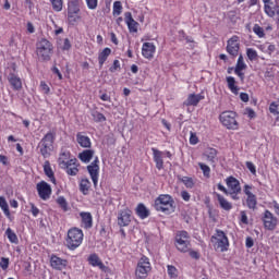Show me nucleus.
Wrapping results in <instances>:
<instances>
[{
    "label": "nucleus",
    "mask_w": 279,
    "mask_h": 279,
    "mask_svg": "<svg viewBox=\"0 0 279 279\" xmlns=\"http://www.w3.org/2000/svg\"><path fill=\"white\" fill-rule=\"evenodd\" d=\"M87 260L88 264L92 265V267H98L101 271H106V265H104V262H101V258H99V255H97L96 253L90 254Z\"/></svg>",
    "instance_id": "obj_18"
},
{
    "label": "nucleus",
    "mask_w": 279,
    "mask_h": 279,
    "mask_svg": "<svg viewBox=\"0 0 279 279\" xmlns=\"http://www.w3.org/2000/svg\"><path fill=\"white\" fill-rule=\"evenodd\" d=\"M258 204V201L256 198V195L252 194L250 196H246V206L250 208V210H256V206Z\"/></svg>",
    "instance_id": "obj_35"
},
{
    "label": "nucleus",
    "mask_w": 279,
    "mask_h": 279,
    "mask_svg": "<svg viewBox=\"0 0 279 279\" xmlns=\"http://www.w3.org/2000/svg\"><path fill=\"white\" fill-rule=\"evenodd\" d=\"M121 69V62L119 60H114L112 66L109 69L111 73H116V71H119Z\"/></svg>",
    "instance_id": "obj_55"
},
{
    "label": "nucleus",
    "mask_w": 279,
    "mask_h": 279,
    "mask_svg": "<svg viewBox=\"0 0 279 279\" xmlns=\"http://www.w3.org/2000/svg\"><path fill=\"white\" fill-rule=\"evenodd\" d=\"M80 217L82 219V226L85 228V230L93 228V215L90 213L82 211Z\"/></svg>",
    "instance_id": "obj_22"
},
{
    "label": "nucleus",
    "mask_w": 279,
    "mask_h": 279,
    "mask_svg": "<svg viewBox=\"0 0 279 279\" xmlns=\"http://www.w3.org/2000/svg\"><path fill=\"white\" fill-rule=\"evenodd\" d=\"M31 213L33 217H38V215H40V209H38L34 204H31Z\"/></svg>",
    "instance_id": "obj_58"
},
{
    "label": "nucleus",
    "mask_w": 279,
    "mask_h": 279,
    "mask_svg": "<svg viewBox=\"0 0 279 279\" xmlns=\"http://www.w3.org/2000/svg\"><path fill=\"white\" fill-rule=\"evenodd\" d=\"M54 141H56V134H53V132H48L38 143L37 148L39 149V154L44 158H49V156H51V151H53Z\"/></svg>",
    "instance_id": "obj_2"
},
{
    "label": "nucleus",
    "mask_w": 279,
    "mask_h": 279,
    "mask_svg": "<svg viewBox=\"0 0 279 279\" xmlns=\"http://www.w3.org/2000/svg\"><path fill=\"white\" fill-rule=\"evenodd\" d=\"M264 3V12L271 14V8L269 5H274V1L271 0H262Z\"/></svg>",
    "instance_id": "obj_50"
},
{
    "label": "nucleus",
    "mask_w": 279,
    "mask_h": 279,
    "mask_svg": "<svg viewBox=\"0 0 279 279\" xmlns=\"http://www.w3.org/2000/svg\"><path fill=\"white\" fill-rule=\"evenodd\" d=\"M54 12H62V0H49Z\"/></svg>",
    "instance_id": "obj_47"
},
{
    "label": "nucleus",
    "mask_w": 279,
    "mask_h": 279,
    "mask_svg": "<svg viewBox=\"0 0 279 279\" xmlns=\"http://www.w3.org/2000/svg\"><path fill=\"white\" fill-rule=\"evenodd\" d=\"M110 53H112V49L110 48H105L102 51L99 52L98 63L100 68L104 66V64H106V60H108Z\"/></svg>",
    "instance_id": "obj_27"
},
{
    "label": "nucleus",
    "mask_w": 279,
    "mask_h": 279,
    "mask_svg": "<svg viewBox=\"0 0 279 279\" xmlns=\"http://www.w3.org/2000/svg\"><path fill=\"white\" fill-rule=\"evenodd\" d=\"M70 160H73V158H71V151L61 150L58 158V165L60 169H62V167H68L66 165H69Z\"/></svg>",
    "instance_id": "obj_21"
},
{
    "label": "nucleus",
    "mask_w": 279,
    "mask_h": 279,
    "mask_svg": "<svg viewBox=\"0 0 279 279\" xmlns=\"http://www.w3.org/2000/svg\"><path fill=\"white\" fill-rule=\"evenodd\" d=\"M151 151L154 162L156 163V168L158 169V171H161V169H163L165 167V160H162V156L165 153L158 150L157 148H151Z\"/></svg>",
    "instance_id": "obj_19"
},
{
    "label": "nucleus",
    "mask_w": 279,
    "mask_h": 279,
    "mask_svg": "<svg viewBox=\"0 0 279 279\" xmlns=\"http://www.w3.org/2000/svg\"><path fill=\"white\" fill-rule=\"evenodd\" d=\"M217 154H218V151H217L216 148L208 147L203 153V156L205 157L207 162H210V165H216V162H217Z\"/></svg>",
    "instance_id": "obj_20"
},
{
    "label": "nucleus",
    "mask_w": 279,
    "mask_h": 279,
    "mask_svg": "<svg viewBox=\"0 0 279 279\" xmlns=\"http://www.w3.org/2000/svg\"><path fill=\"white\" fill-rule=\"evenodd\" d=\"M253 32L256 34V36H258V38H265V29L260 27V25L255 24L253 26Z\"/></svg>",
    "instance_id": "obj_45"
},
{
    "label": "nucleus",
    "mask_w": 279,
    "mask_h": 279,
    "mask_svg": "<svg viewBox=\"0 0 279 279\" xmlns=\"http://www.w3.org/2000/svg\"><path fill=\"white\" fill-rule=\"evenodd\" d=\"M216 197L218 199L220 208H222V210L230 211V209L232 208V203H230L226 197H223V195L219 193H216Z\"/></svg>",
    "instance_id": "obj_25"
},
{
    "label": "nucleus",
    "mask_w": 279,
    "mask_h": 279,
    "mask_svg": "<svg viewBox=\"0 0 279 279\" xmlns=\"http://www.w3.org/2000/svg\"><path fill=\"white\" fill-rule=\"evenodd\" d=\"M175 247L179 252L186 254L191 250V235L186 231H178L175 235Z\"/></svg>",
    "instance_id": "obj_6"
},
{
    "label": "nucleus",
    "mask_w": 279,
    "mask_h": 279,
    "mask_svg": "<svg viewBox=\"0 0 279 279\" xmlns=\"http://www.w3.org/2000/svg\"><path fill=\"white\" fill-rule=\"evenodd\" d=\"M0 208L5 217H10V206L8 205V201H5V197L3 196H0Z\"/></svg>",
    "instance_id": "obj_36"
},
{
    "label": "nucleus",
    "mask_w": 279,
    "mask_h": 279,
    "mask_svg": "<svg viewBox=\"0 0 279 279\" xmlns=\"http://www.w3.org/2000/svg\"><path fill=\"white\" fill-rule=\"evenodd\" d=\"M62 49L63 51H69V49H71V41L69 40V38L64 39Z\"/></svg>",
    "instance_id": "obj_63"
},
{
    "label": "nucleus",
    "mask_w": 279,
    "mask_h": 279,
    "mask_svg": "<svg viewBox=\"0 0 279 279\" xmlns=\"http://www.w3.org/2000/svg\"><path fill=\"white\" fill-rule=\"evenodd\" d=\"M246 169H248L253 175H256V166L252 161H246Z\"/></svg>",
    "instance_id": "obj_56"
},
{
    "label": "nucleus",
    "mask_w": 279,
    "mask_h": 279,
    "mask_svg": "<svg viewBox=\"0 0 279 279\" xmlns=\"http://www.w3.org/2000/svg\"><path fill=\"white\" fill-rule=\"evenodd\" d=\"M239 37L233 36L227 41V52L229 56H232L233 58H236L239 56Z\"/></svg>",
    "instance_id": "obj_12"
},
{
    "label": "nucleus",
    "mask_w": 279,
    "mask_h": 279,
    "mask_svg": "<svg viewBox=\"0 0 279 279\" xmlns=\"http://www.w3.org/2000/svg\"><path fill=\"white\" fill-rule=\"evenodd\" d=\"M80 191L83 193V195H88V191H90V181L88 179L81 180Z\"/></svg>",
    "instance_id": "obj_34"
},
{
    "label": "nucleus",
    "mask_w": 279,
    "mask_h": 279,
    "mask_svg": "<svg viewBox=\"0 0 279 279\" xmlns=\"http://www.w3.org/2000/svg\"><path fill=\"white\" fill-rule=\"evenodd\" d=\"M88 10H97L99 0H85Z\"/></svg>",
    "instance_id": "obj_48"
},
{
    "label": "nucleus",
    "mask_w": 279,
    "mask_h": 279,
    "mask_svg": "<svg viewBox=\"0 0 279 279\" xmlns=\"http://www.w3.org/2000/svg\"><path fill=\"white\" fill-rule=\"evenodd\" d=\"M199 143V138L197 137V134L194 132L190 133V145H197Z\"/></svg>",
    "instance_id": "obj_53"
},
{
    "label": "nucleus",
    "mask_w": 279,
    "mask_h": 279,
    "mask_svg": "<svg viewBox=\"0 0 279 279\" xmlns=\"http://www.w3.org/2000/svg\"><path fill=\"white\" fill-rule=\"evenodd\" d=\"M155 209L158 213H165V215H171L173 213V198L169 194H161L155 201Z\"/></svg>",
    "instance_id": "obj_4"
},
{
    "label": "nucleus",
    "mask_w": 279,
    "mask_h": 279,
    "mask_svg": "<svg viewBox=\"0 0 279 279\" xmlns=\"http://www.w3.org/2000/svg\"><path fill=\"white\" fill-rule=\"evenodd\" d=\"M92 117L96 123H104L106 121V116L104 113H100L99 111H93Z\"/></svg>",
    "instance_id": "obj_44"
},
{
    "label": "nucleus",
    "mask_w": 279,
    "mask_h": 279,
    "mask_svg": "<svg viewBox=\"0 0 279 279\" xmlns=\"http://www.w3.org/2000/svg\"><path fill=\"white\" fill-rule=\"evenodd\" d=\"M198 167L203 172L204 178H210V167L204 162H198Z\"/></svg>",
    "instance_id": "obj_43"
},
{
    "label": "nucleus",
    "mask_w": 279,
    "mask_h": 279,
    "mask_svg": "<svg viewBox=\"0 0 279 279\" xmlns=\"http://www.w3.org/2000/svg\"><path fill=\"white\" fill-rule=\"evenodd\" d=\"M93 156H95V150L86 149L78 154V158L82 162L88 163L93 160Z\"/></svg>",
    "instance_id": "obj_28"
},
{
    "label": "nucleus",
    "mask_w": 279,
    "mask_h": 279,
    "mask_svg": "<svg viewBox=\"0 0 279 279\" xmlns=\"http://www.w3.org/2000/svg\"><path fill=\"white\" fill-rule=\"evenodd\" d=\"M68 13L80 14V3L77 0H72L68 3Z\"/></svg>",
    "instance_id": "obj_33"
},
{
    "label": "nucleus",
    "mask_w": 279,
    "mask_h": 279,
    "mask_svg": "<svg viewBox=\"0 0 279 279\" xmlns=\"http://www.w3.org/2000/svg\"><path fill=\"white\" fill-rule=\"evenodd\" d=\"M76 143H78L80 147H83L85 149L90 148V145H92L90 137H88L82 132H78L76 134Z\"/></svg>",
    "instance_id": "obj_23"
},
{
    "label": "nucleus",
    "mask_w": 279,
    "mask_h": 279,
    "mask_svg": "<svg viewBox=\"0 0 279 279\" xmlns=\"http://www.w3.org/2000/svg\"><path fill=\"white\" fill-rule=\"evenodd\" d=\"M275 51H276V45H274V44H267L266 53H268L269 56H271V53H274Z\"/></svg>",
    "instance_id": "obj_61"
},
{
    "label": "nucleus",
    "mask_w": 279,
    "mask_h": 279,
    "mask_svg": "<svg viewBox=\"0 0 279 279\" xmlns=\"http://www.w3.org/2000/svg\"><path fill=\"white\" fill-rule=\"evenodd\" d=\"M37 193L40 197V199H44V202H47L49 197H51V185L45 181H40L37 183Z\"/></svg>",
    "instance_id": "obj_10"
},
{
    "label": "nucleus",
    "mask_w": 279,
    "mask_h": 279,
    "mask_svg": "<svg viewBox=\"0 0 279 279\" xmlns=\"http://www.w3.org/2000/svg\"><path fill=\"white\" fill-rule=\"evenodd\" d=\"M0 267H1V269H3V271H5V269H8L10 267V258L2 257L0 259Z\"/></svg>",
    "instance_id": "obj_51"
},
{
    "label": "nucleus",
    "mask_w": 279,
    "mask_h": 279,
    "mask_svg": "<svg viewBox=\"0 0 279 279\" xmlns=\"http://www.w3.org/2000/svg\"><path fill=\"white\" fill-rule=\"evenodd\" d=\"M150 271H151V263H149V259L147 258V256H142L137 263V267L135 270L136 278L145 279L147 278Z\"/></svg>",
    "instance_id": "obj_8"
},
{
    "label": "nucleus",
    "mask_w": 279,
    "mask_h": 279,
    "mask_svg": "<svg viewBox=\"0 0 279 279\" xmlns=\"http://www.w3.org/2000/svg\"><path fill=\"white\" fill-rule=\"evenodd\" d=\"M36 53L39 60H41L43 62H49L53 53V46L51 45V41L45 38L40 39L37 43Z\"/></svg>",
    "instance_id": "obj_3"
},
{
    "label": "nucleus",
    "mask_w": 279,
    "mask_h": 279,
    "mask_svg": "<svg viewBox=\"0 0 279 279\" xmlns=\"http://www.w3.org/2000/svg\"><path fill=\"white\" fill-rule=\"evenodd\" d=\"M66 265H69V262H66V259H62L57 255H52L50 257V266L57 271H62V269L66 268Z\"/></svg>",
    "instance_id": "obj_15"
},
{
    "label": "nucleus",
    "mask_w": 279,
    "mask_h": 279,
    "mask_svg": "<svg viewBox=\"0 0 279 279\" xmlns=\"http://www.w3.org/2000/svg\"><path fill=\"white\" fill-rule=\"evenodd\" d=\"M180 180L186 189H193L195 186V180L191 177H182Z\"/></svg>",
    "instance_id": "obj_38"
},
{
    "label": "nucleus",
    "mask_w": 279,
    "mask_h": 279,
    "mask_svg": "<svg viewBox=\"0 0 279 279\" xmlns=\"http://www.w3.org/2000/svg\"><path fill=\"white\" fill-rule=\"evenodd\" d=\"M227 84H228L229 90H231L233 95H239V86H236V80H234V76H228Z\"/></svg>",
    "instance_id": "obj_31"
},
{
    "label": "nucleus",
    "mask_w": 279,
    "mask_h": 279,
    "mask_svg": "<svg viewBox=\"0 0 279 279\" xmlns=\"http://www.w3.org/2000/svg\"><path fill=\"white\" fill-rule=\"evenodd\" d=\"M211 241L214 242L215 250L219 252H228L230 247V240H228V235L222 230H216V233L211 236Z\"/></svg>",
    "instance_id": "obj_5"
},
{
    "label": "nucleus",
    "mask_w": 279,
    "mask_h": 279,
    "mask_svg": "<svg viewBox=\"0 0 279 279\" xmlns=\"http://www.w3.org/2000/svg\"><path fill=\"white\" fill-rule=\"evenodd\" d=\"M241 193V191H233V192H230L229 191V194L231 199H234L235 202L239 201V194Z\"/></svg>",
    "instance_id": "obj_62"
},
{
    "label": "nucleus",
    "mask_w": 279,
    "mask_h": 279,
    "mask_svg": "<svg viewBox=\"0 0 279 279\" xmlns=\"http://www.w3.org/2000/svg\"><path fill=\"white\" fill-rule=\"evenodd\" d=\"M5 235L9 239L10 243H19V236H16V233L11 228L7 229Z\"/></svg>",
    "instance_id": "obj_37"
},
{
    "label": "nucleus",
    "mask_w": 279,
    "mask_h": 279,
    "mask_svg": "<svg viewBox=\"0 0 279 279\" xmlns=\"http://www.w3.org/2000/svg\"><path fill=\"white\" fill-rule=\"evenodd\" d=\"M181 197L184 202H191V194L187 191H182Z\"/></svg>",
    "instance_id": "obj_60"
},
{
    "label": "nucleus",
    "mask_w": 279,
    "mask_h": 279,
    "mask_svg": "<svg viewBox=\"0 0 279 279\" xmlns=\"http://www.w3.org/2000/svg\"><path fill=\"white\" fill-rule=\"evenodd\" d=\"M264 226L266 230H275L276 226H278V220L269 210H266L264 214Z\"/></svg>",
    "instance_id": "obj_14"
},
{
    "label": "nucleus",
    "mask_w": 279,
    "mask_h": 279,
    "mask_svg": "<svg viewBox=\"0 0 279 279\" xmlns=\"http://www.w3.org/2000/svg\"><path fill=\"white\" fill-rule=\"evenodd\" d=\"M135 213L140 219H147L149 217V209L142 203L137 205Z\"/></svg>",
    "instance_id": "obj_29"
},
{
    "label": "nucleus",
    "mask_w": 279,
    "mask_h": 279,
    "mask_svg": "<svg viewBox=\"0 0 279 279\" xmlns=\"http://www.w3.org/2000/svg\"><path fill=\"white\" fill-rule=\"evenodd\" d=\"M57 204L60 206V208H62V210H64V213L69 210V203L66 202V198H64V196H59L57 198Z\"/></svg>",
    "instance_id": "obj_41"
},
{
    "label": "nucleus",
    "mask_w": 279,
    "mask_h": 279,
    "mask_svg": "<svg viewBox=\"0 0 279 279\" xmlns=\"http://www.w3.org/2000/svg\"><path fill=\"white\" fill-rule=\"evenodd\" d=\"M80 163H77L76 158H72L68 163L66 167H62L63 171L68 173V175H77L80 173Z\"/></svg>",
    "instance_id": "obj_16"
},
{
    "label": "nucleus",
    "mask_w": 279,
    "mask_h": 279,
    "mask_svg": "<svg viewBox=\"0 0 279 279\" xmlns=\"http://www.w3.org/2000/svg\"><path fill=\"white\" fill-rule=\"evenodd\" d=\"M84 241V231L78 228H72L68 231V238L65 239L68 250H77Z\"/></svg>",
    "instance_id": "obj_1"
},
{
    "label": "nucleus",
    "mask_w": 279,
    "mask_h": 279,
    "mask_svg": "<svg viewBox=\"0 0 279 279\" xmlns=\"http://www.w3.org/2000/svg\"><path fill=\"white\" fill-rule=\"evenodd\" d=\"M44 172L46 173L47 178H49L50 182L56 184V175L53 174L51 163L48 160L44 162Z\"/></svg>",
    "instance_id": "obj_30"
},
{
    "label": "nucleus",
    "mask_w": 279,
    "mask_h": 279,
    "mask_svg": "<svg viewBox=\"0 0 279 279\" xmlns=\"http://www.w3.org/2000/svg\"><path fill=\"white\" fill-rule=\"evenodd\" d=\"M269 112H270L271 114H275V117H278V114H279V111H278V104L271 102L270 106H269Z\"/></svg>",
    "instance_id": "obj_54"
},
{
    "label": "nucleus",
    "mask_w": 279,
    "mask_h": 279,
    "mask_svg": "<svg viewBox=\"0 0 279 279\" xmlns=\"http://www.w3.org/2000/svg\"><path fill=\"white\" fill-rule=\"evenodd\" d=\"M132 222V211L130 209L120 210L118 214V226L125 228Z\"/></svg>",
    "instance_id": "obj_11"
},
{
    "label": "nucleus",
    "mask_w": 279,
    "mask_h": 279,
    "mask_svg": "<svg viewBox=\"0 0 279 279\" xmlns=\"http://www.w3.org/2000/svg\"><path fill=\"white\" fill-rule=\"evenodd\" d=\"M246 56L248 60L253 61V60H256V58H258V52H256V50L253 48H248L246 50Z\"/></svg>",
    "instance_id": "obj_49"
},
{
    "label": "nucleus",
    "mask_w": 279,
    "mask_h": 279,
    "mask_svg": "<svg viewBox=\"0 0 279 279\" xmlns=\"http://www.w3.org/2000/svg\"><path fill=\"white\" fill-rule=\"evenodd\" d=\"M156 54V45L154 43L146 41L142 46V56L146 60H153Z\"/></svg>",
    "instance_id": "obj_13"
},
{
    "label": "nucleus",
    "mask_w": 279,
    "mask_h": 279,
    "mask_svg": "<svg viewBox=\"0 0 279 279\" xmlns=\"http://www.w3.org/2000/svg\"><path fill=\"white\" fill-rule=\"evenodd\" d=\"M202 99H204V96H202V94H191L187 97V106H197V104H199Z\"/></svg>",
    "instance_id": "obj_32"
},
{
    "label": "nucleus",
    "mask_w": 279,
    "mask_h": 279,
    "mask_svg": "<svg viewBox=\"0 0 279 279\" xmlns=\"http://www.w3.org/2000/svg\"><path fill=\"white\" fill-rule=\"evenodd\" d=\"M124 21L131 34H136V32H138V22H136L134 17H132V13L130 12L124 13Z\"/></svg>",
    "instance_id": "obj_17"
},
{
    "label": "nucleus",
    "mask_w": 279,
    "mask_h": 279,
    "mask_svg": "<svg viewBox=\"0 0 279 279\" xmlns=\"http://www.w3.org/2000/svg\"><path fill=\"white\" fill-rule=\"evenodd\" d=\"M245 69H247V64H245V61L243 60V54H240L234 71H245Z\"/></svg>",
    "instance_id": "obj_39"
},
{
    "label": "nucleus",
    "mask_w": 279,
    "mask_h": 279,
    "mask_svg": "<svg viewBox=\"0 0 279 279\" xmlns=\"http://www.w3.org/2000/svg\"><path fill=\"white\" fill-rule=\"evenodd\" d=\"M87 171L90 175L94 186H97L99 182V159L96 158L89 166H87Z\"/></svg>",
    "instance_id": "obj_9"
},
{
    "label": "nucleus",
    "mask_w": 279,
    "mask_h": 279,
    "mask_svg": "<svg viewBox=\"0 0 279 279\" xmlns=\"http://www.w3.org/2000/svg\"><path fill=\"white\" fill-rule=\"evenodd\" d=\"M270 8V12L271 14H269L268 12H265V14H267V16H269V19H274V16H279V4H269Z\"/></svg>",
    "instance_id": "obj_42"
},
{
    "label": "nucleus",
    "mask_w": 279,
    "mask_h": 279,
    "mask_svg": "<svg viewBox=\"0 0 279 279\" xmlns=\"http://www.w3.org/2000/svg\"><path fill=\"white\" fill-rule=\"evenodd\" d=\"M121 12H123V4H121V1L113 2V16H120Z\"/></svg>",
    "instance_id": "obj_40"
},
{
    "label": "nucleus",
    "mask_w": 279,
    "mask_h": 279,
    "mask_svg": "<svg viewBox=\"0 0 279 279\" xmlns=\"http://www.w3.org/2000/svg\"><path fill=\"white\" fill-rule=\"evenodd\" d=\"M167 269H168V276H169L171 279L178 278V268H175V266H173V265H168V266H167Z\"/></svg>",
    "instance_id": "obj_46"
},
{
    "label": "nucleus",
    "mask_w": 279,
    "mask_h": 279,
    "mask_svg": "<svg viewBox=\"0 0 279 279\" xmlns=\"http://www.w3.org/2000/svg\"><path fill=\"white\" fill-rule=\"evenodd\" d=\"M68 20L70 21V23H77V13L68 12Z\"/></svg>",
    "instance_id": "obj_59"
},
{
    "label": "nucleus",
    "mask_w": 279,
    "mask_h": 279,
    "mask_svg": "<svg viewBox=\"0 0 279 279\" xmlns=\"http://www.w3.org/2000/svg\"><path fill=\"white\" fill-rule=\"evenodd\" d=\"M240 215H241L240 221L244 223V226H247V223H250L247 219V214L245 211H241Z\"/></svg>",
    "instance_id": "obj_57"
},
{
    "label": "nucleus",
    "mask_w": 279,
    "mask_h": 279,
    "mask_svg": "<svg viewBox=\"0 0 279 279\" xmlns=\"http://www.w3.org/2000/svg\"><path fill=\"white\" fill-rule=\"evenodd\" d=\"M9 82L11 86H13L14 90H21L23 88L21 77L16 76L15 74L9 75Z\"/></svg>",
    "instance_id": "obj_26"
},
{
    "label": "nucleus",
    "mask_w": 279,
    "mask_h": 279,
    "mask_svg": "<svg viewBox=\"0 0 279 279\" xmlns=\"http://www.w3.org/2000/svg\"><path fill=\"white\" fill-rule=\"evenodd\" d=\"M226 184L229 189V192L241 191V183L234 177L227 178Z\"/></svg>",
    "instance_id": "obj_24"
},
{
    "label": "nucleus",
    "mask_w": 279,
    "mask_h": 279,
    "mask_svg": "<svg viewBox=\"0 0 279 279\" xmlns=\"http://www.w3.org/2000/svg\"><path fill=\"white\" fill-rule=\"evenodd\" d=\"M245 246L250 250L251 247H254V239H252L251 236L246 238L245 241Z\"/></svg>",
    "instance_id": "obj_64"
},
{
    "label": "nucleus",
    "mask_w": 279,
    "mask_h": 279,
    "mask_svg": "<svg viewBox=\"0 0 279 279\" xmlns=\"http://www.w3.org/2000/svg\"><path fill=\"white\" fill-rule=\"evenodd\" d=\"M219 121L225 128H227V130H239L236 112L234 111H223L219 116Z\"/></svg>",
    "instance_id": "obj_7"
},
{
    "label": "nucleus",
    "mask_w": 279,
    "mask_h": 279,
    "mask_svg": "<svg viewBox=\"0 0 279 279\" xmlns=\"http://www.w3.org/2000/svg\"><path fill=\"white\" fill-rule=\"evenodd\" d=\"M39 88L41 93H45V95H49V93L51 92V88H49V85H47L45 81L40 82Z\"/></svg>",
    "instance_id": "obj_52"
}]
</instances>
